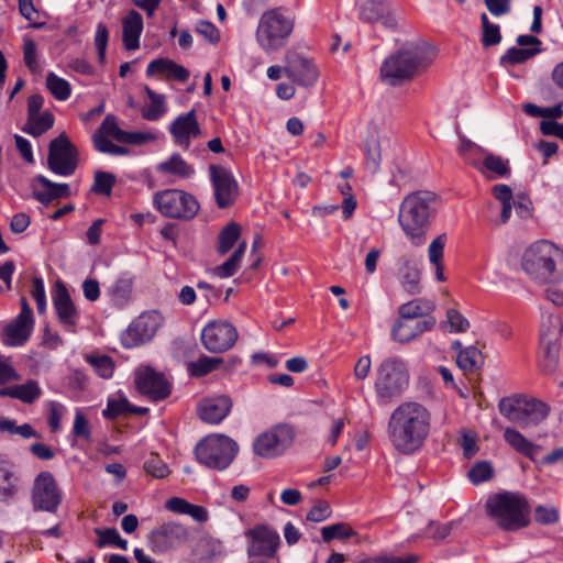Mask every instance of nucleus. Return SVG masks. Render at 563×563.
I'll list each match as a JSON object with an SVG mask.
<instances>
[{
    "instance_id": "obj_44",
    "label": "nucleus",
    "mask_w": 563,
    "mask_h": 563,
    "mask_svg": "<svg viewBox=\"0 0 563 563\" xmlns=\"http://www.w3.org/2000/svg\"><path fill=\"white\" fill-rule=\"evenodd\" d=\"M322 540L330 542L334 539L344 540L356 536V531L345 522H338L330 526H325L321 529Z\"/></svg>"
},
{
    "instance_id": "obj_19",
    "label": "nucleus",
    "mask_w": 563,
    "mask_h": 563,
    "mask_svg": "<svg viewBox=\"0 0 563 563\" xmlns=\"http://www.w3.org/2000/svg\"><path fill=\"white\" fill-rule=\"evenodd\" d=\"M137 390L153 400H163L170 395V384L164 375L150 366L140 367L135 372Z\"/></svg>"
},
{
    "instance_id": "obj_28",
    "label": "nucleus",
    "mask_w": 563,
    "mask_h": 563,
    "mask_svg": "<svg viewBox=\"0 0 563 563\" xmlns=\"http://www.w3.org/2000/svg\"><path fill=\"white\" fill-rule=\"evenodd\" d=\"M143 31V18L135 11L131 10L122 20L123 44L128 51H134L140 47V36Z\"/></svg>"
},
{
    "instance_id": "obj_55",
    "label": "nucleus",
    "mask_w": 563,
    "mask_h": 563,
    "mask_svg": "<svg viewBox=\"0 0 563 563\" xmlns=\"http://www.w3.org/2000/svg\"><path fill=\"white\" fill-rule=\"evenodd\" d=\"M73 434L78 439L86 440L87 442L91 441L90 424L85 415L79 410H77L75 415Z\"/></svg>"
},
{
    "instance_id": "obj_42",
    "label": "nucleus",
    "mask_w": 563,
    "mask_h": 563,
    "mask_svg": "<svg viewBox=\"0 0 563 563\" xmlns=\"http://www.w3.org/2000/svg\"><path fill=\"white\" fill-rule=\"evenodd\" d=\"M222 362V358L202 355L188 364V371L191 376L201 377L217 369Z\"/></svg>"
},
{
    "instance_id": "obj_5",
    "label": "nucleus",
    "mask_w": 563,
    "mask_h": 563,
    "mask_svg": "<svg viewBox=\"0 0 563 563\" xmlns=\"http://www.w3.org/2000/svg\"><path fill=\"white\" fill-rule=\"evenodd\" d=\"M485 508L489 519L504 530L515 531L529 523L528 501L518 493L493 494L487 498Z\"/></svg>"
},
{
    "instance_id": "obj_51",
    "label": "nucleus",
    "mask_w": 563,
    "mask_h": 563,
    "mask_svg": "<svg viewBox=\"0 0 563 563\" xmlns=\"http://www.w3.org/2000/svg\"><path fill=\"white\" fill-rule=\"evenodd\" d=\"M88 362L100 377L109 378L112 376L114 363L110 356H89Z\"/></svg>"
},
{
    "instance_id": "obj_18",
    "label": "nucleus",
    "mask_w": 563,
    "mask_h": 563,
    "mask_svg": "<svg viewBox=\"0 0 563 563\" xmlns=\"http://www.w3.org/2000/svg\"><path fill=\"white\" fill-rule=\"evenodd\" d=\"M62 497L54 476L49 472L37 475L33 488V506L35 509L55 512Z\"/></svg>"
},
{
    "instance_id": "obj_26",
    "label": "nucleus",
    "mask_w": 563,
    "mask_h": 563,
    "mask_svg": "<svg viewBox=\"0 0 563 563\" xmlns=\"http://www.w3.org/2000/svg\"><path fill=\"white\" fill-rule=\"evenodd\" d=\"M397 277L402 289L409 295L421 292V272L413 257L402 255L397 262Z\"/></svg>"
},
{
    "instance_id": "obj_2",
    "label": "nucleus",
    "mask_w": 563,
    "mask_h": 563,
    "mask_svg": "<svg viewBox=\"0 0 563 563\" xmlns=\"http://www.w3.org/2000/svg\"><path fill=\"white\" fill-rule=\"evenodd\" d=\"M440 203V197L430 190H417L402 199L398 223L415 246L426 242L427 230L435 218Z\"/></svg>"
},
{
    "instance_id": "obj_32",
    "label": "nucleus",
    "mask_w": 563,
    "mask_h": 563,
    "mask_svg": "<svg viewBox=\"0 0 563 563\" xmlns=\"http://www.w3.org/2000/svg\"><path fill=\"white\" fill-rule=\"evenodd\" d=\"M156 170L161 174L173 175L187 179L195 174V168L189 165L178 153H174L168 159L159 163Z\"/></svg>"
},
{
    "instance_id": "obj_17",
    "label": "nucleus",
    "mask_w": 563,
    "mask_h": 563,
    "mask_svg": "<svg viewBox=\"0 0 563 563\" xmlns=\"http://www.w3.org/2000/svg\"><path fill=\"white\" fill-rule=\"evenodd\" d=\"M209 175L217 206L221 209L231 206L239 191L238 183L232 173L223 166L210 165Z\"/></svg>"
},
{
    "instance_id": "obj_30",
    "label": "nucleus",
    "mask_w": 563,
    "mask_h": 563,
    "mask_svg": "<svg viewBox=\"0 0 563 563\" xmlns=\"http://www.w3.org/2000/svg\"><path fill=\"white\" fill-rule=\"evenodd\" d=\"M541 344L543 347V354L539 366L544 374H552L559 366L560 345L556 338L549 333H542Z\"/></svg>"
},
{
    "instance_id": "obj_53",
    "label": "nucleus",
    "mask_w": 563,
    "mask_h": 563,
    "mask_svg": "<svg viewBox=\"0 0 563 563\" xmlns=\"http://www.w3.org/2000/svg\"><path fill=\"white\" fill-rule=\"evenodd\" d=\"M115 177L111 173L107 172H97L95 174V184L92 186V190L99 195L109 196L111 194L112 187L114 186Z\"/></svg>"
},
{
    "instance_id": "obj_36",
    "label": "nucleus",
    "mask_w": 563,
    "mask_h": 563,
    "mask_svg": "<svg viewBox=\"0 0 563 563\" xmlns=\"http://www.w3.org/2000/svg\"><path fill=\"white\" fill-rule=\"evenodd\" d=\"M505 441L517 452L533 460L539 446L527 440L519 431L512 428H506L504 432Z\"/></svg>"
},
{
    "instance_id": "obj_25",
    "label": "nucleus",
    "mask_w": 563,
    "mask_h": 563,
    "mask_svg": "<svg viewBox=\"0 0 563 563\" xmlns=\"http://www.w3.org/2000/svg\"><path fill=\"white\" fill-rule=\"evenodd\" d=\"M231 408V398L225 395H220L201 400L198 406V416L207 423L217 424L230 413Z\"/></svg>"
},
{
    "instance_id": "obj_3",
    "label": "nucleus",
    "mask_w": 563,
    "mask_h": 563,
    "mask_svg": "<svg viewBox=\"0 0 563 563\" xmlns=\"http://www.w3.org/2000/svg\"><path fill=\"white\" fill-rule=\"evenodd\" d=\"M434 55V49L423 41L406 43L385 59L380 75L390 85H399L411 79L420 69L428 67Z\"/></svg>"
},
{
    "instance_id": "obj_38",
    "label": "nucleus",
    "mask_w": 563,
    "mask_h": 563,
    "mask_svg": "<svg viewBox=\"0 0 563 563\" xmlns=\"http://www.w3.org/2000/svg\"><path fill=\"white\" fill-rule=\"evenodd\" d=\"M245 251L246 242L243 241L239 244L234 253L223 264L212 269V273L220 278H228L233 276L240 267Z\"/></svg>"
},
{
    "instance_id": "obj_4",
    "label": "nucleus",
    "mask_w": 563,
    "mask_h": 563,
    "mask_svg": "<svg viewBox=\"0 0 563 563\" xmlns=\"http://www.w3.org/2000/svg\"><path fill=\"white\" fill-rule=\"evenodd\" d=\"M563 258V251L550 241L541 240L531 244L522 254L521 267L539 284H559L563 273L556 269V263Z\"/></svg>"
},
{
    "instance_id": "obj_50",
    "label": "nucleus",
    "mask_w": 563,
    "mask_h": 563,
    "mask_svg": "<svg viewBox=\"0 0 563 563\" xmlns=\"http://www.w3.org/2000/svg\"><path fill=\"white\" fill-rule=\"evenodd\" d=\"M483 167L489 172L495 173L498 176H501V177L507 176L510 173V168L508 166V161L504 159L500 156L494 155L492 153L485 152Z\"/></svg>"
},
{
    "instance_id": "obj_16",
    "label": "nucleus",
    "mask_w": 563,
    "mask_h": 563,
    "mask_svg": "<svg viewBox=\"0 0 563 563\" xmlns=\"http://www.w3.org/2000/svg\"><path fill=\"white\" fill-rule=\"evenodd\" d=\"M188 539V529L176 522L164 523L152 530L147 537L151 550L159 554L179 548L186 543Z\"/></svg>"
},
{
    "instance_id": "obj_29",
    "label": "nucleus",
    "mask_w": 563,
    "mask_h": 563,
    "mask_svg": "<svg viewBox=\"0 0 563 563\" xmlns=\"http://www.w3.org/2000/svg\"><path fill=\"white\" fill-rule=\"evenodd\" d=\"M35 181L42 186V189L34 188V197L41 203L47 206L56 199L70 196V188L67 184H56L46 177L38 175Z\"/></svg>"
},
{
    "instance_id": "obj_40",
    "label": "nucleus",
    "mask_w": 563,
    "mask_h": 563,
    "mask_svg": "<svg viewBox=\"0 0 563 563\" xmlns=\"http://www.w3.org/2000/svg\"><path fill=\"white\" fill-rule=\"evenodd\" d=\"M241 235V227L236 222L228 223L218 236V253L227 254L238 242Z\"/></svg>"
},
{
    "instance_id": "obj_8",
    "label": "nucleus",
    "mask_w": 563,
    "mask_h": 563,
    "mask_svg": "<svg viewBox=\"0 0 563 563\" xmlns=\"http://www.w3.org/2000/svg\"><path fill=\"white\" fill-rule=\"evenodd\" d=\"M498 409L506 419L521 428L539 424L548 417L550 411L545 402L523 395L501 398Z\"/></svg>"
},
{
    "instance_id": "obj_45",
    "label": "nucleus",
    "mask_w": 563,
    "mask_h": 563,
    "mask_svg": "<svg viewBox=\"0 0 563 563\" xmlns=\"http://www.w3.org/2000/svg\"><path fill=\"white\" fill-rule=\"evenodd\" d=\"M456 363L463 371L472 372L482 364V353L477 347L468 346L460 351Z\"/></svg>"
},
{
    "instance_id": "obj_41",
    "label": "nucleus",
    "mask_w": 563,
    "mask_h": 563,
    "mask_svg": "<svg viewBox=\"0 0 563 563\" xmlns=\"http://www.w3.org/2000/svg\"><path fill=\"white\" fill-rule=\"evenodd\" d=\"M493 196L501 202V214L500 220L503 223H506L510 216L512 210V190L508 185L505 184H498L495 185L492 189Z\"/></svg>"
},
{
    "instance_id": "obj_31",
    "label": "nucleus",
    "mask_w": 563,
    "mask_h": 563,
    "mask_svg": "<svg viewBox=\"0 0 563 563\" xmlns=\"http://www.w3.org/2000/svg\"><path fill=\"white\" fill-rule=\"evenodd\" d=\"M16 482L14 465L0 455V501H8L14 497Z\"/></svg>"
},
{
    "instance_id": "obj_61",
    "label": "nucleus",
    "mask_w": 563,
    "mask_h": 563,
    "mask_svg": "<svg viewBox=\"0 0 563 563\" xmlns=\"http://www.w3.org/2000/svg\"><path fill=\"white\" fill-rule=\"evenodd\" d=\"M331 515V508L327 501H318L306 516V519L311 522H322Z\"/></svg>"
},
{
    "instance_id": "obj_21",
    "label": "nucleus",
    "mask_w": 563,
    "mask_h": 563,
    "mask_svg": "<svg viewBox=\"0 0 563 563\" xmlns=\"http://www.w3.org/2000/svg\"><path fill=\"white\" fill-rule=\"evenodd\" d=\"M246 537L251 539L249 545L251 556L273 558L280 544L278 532L266 525H258L247 530Z\"/></svg>"
},
{
    "instance_id": "obj_37",
    "label": "nucleus",
    "mask_w": 563,
    "mask_h": 563,
    "mask_svg": "<svg viewBox=\"0 0 563 563\" xmlns=\"http://www.w3.org/2000/svg\"><path fill=\"white\" fill-rule=\"evenodd\" d=\"M446 243V235L440 234L429 245L428 257L430 263L435 267V277L439 282H444L445 276L443 274V254L444 246Z\"/></svg>"
},
{
    "instance_id": "obj_54",
    "label": "nucleus",
    "mask_w": 563,
    "mask_h": 563,
    "mask_svg": "<svg viewBox=\"0 0 563 563\" xmlns=\"http://www.w3.org/2000/svg\"><path fill=\"white\" fill-rule=\"evenodd\" d=\"M96 132L106 136H111L120 143L124 135V131L119 128L117 119L112 114H108L104 118L103 122Z\"/></svg>"
},
{
    "instance_id": "obj_11",
    "label": "nucleus",
    "mask_w": 563,
    "mask_h": 563,
    "mask_svg": "<svg viewBox=\"0 0 563 563\" xmlns=\"http://www.w3.org/2000/svg\"><path fill=\"white\" fill-rule=\"evenodd\" d=\"M47 164L53 173L60 176H70L75 173L78 164V150L66 134L63 133L51 141Z\"/></svg>"
},
{
    "instance_id": "obj_34",
    "label": "nucleus",
    "mask_w": 563,
    "mask_h": 563,
    "mask_svg": "<svg viewBox=\"0 0 563 563\" xmlns=\"http://www.w3.org/2000/svg\"><path fill=\"white\" fill-rule=\"evenodd\" d=\"M133 284L134 276L130 273H123L118 277L110 289L112 300L117 306L122 307L130 301L132 297Z\"/></svg>"
},
{
    "instance_id": "obj_57",
    "label": "nucleus",
    "mask_w": 563,
    "mask_h": 563,
    "mask_svg": "<svg viewBox=\"0 0 563 563\" xmlns=\"http://www.w3.org/2000/svg\"><path fill=\"white\" fill-rule=\"evenodd\" d=\"M166 112L165 97L162 96L151 101L142 110V117L148 121H157Z\"/></svg>"
},
{
    "instance_id": "obj_63",
    "label": "nucleus",
    "mask_w": 563,
    "mask_h": 563,
    "mask_svg": "<svg viewBox=\"0 0 563 563\" xmlns=\"http://www.w3.org/2000/svg\"><path fill=\"white\" fill-rule=\"evenodd\" d=\"M172 59L168 58H157L152 60L146 68V75L147 76H154V75H164L168 78L170 66H172Z\"/></svg>"
},
{
    "instance_id": "obj_52",
    "label": "nucleus",
    "mask_w": 563,
    "mask_h": 563,
    "mask_svg": "<svg viewBox=\"0 0 563 563\" xmlns=\"http://www.w3.org/2000/svg\"><path fill=\"white\" fill-rule=\"evenodd\" d=\"M144 470L155 478H164L169 474L167 464L154 453L144 462Z\"/></svg>"
},
{
    "instance_id": "obj_23",
    "label": "nucleus",
    "mask_w": 563,
    "mask_h": 563,
    "mask_svg": "<svg viewBox=\"0 0 563 563\" xmlns=\"http://www.w3.org/2000/svg\"><path fill=\"white\" fill-rule=\"evenodd\" d=\"M169 133L175 144L188 148L192 139L201 134L195 110L178 115L169 125Z\"/></svg>"
},
{
    "instance_id": "obj_35",
    "label": "nucleus",
    "mask_w": 563,
    "mask_h": 563,
    "mask_svg": "<svg viewBox=\"0 0 563 563\" xmlns=\"http://www.w3.org/2000/svg\"><path fill=\"white\" fill-rule=\"evenodd\" d=\"M365 156L367 169L371 170V173H376L379 169L382 161L380 140L376 126L369 131L365 140Z\"/></svg>"
},
{
    "instance_id": "obj_59",
    "label": "nucleus",
    "mask_w": 563,
    "mask_h": 563,
    "mask_svg": "<svg viewBox=\"0 0 563 563\" xmlns=\"http://www.w3.org/2000/svg\"><path fill=\"white\" fill-rule=\"evenodd\" d=\"M196 32L211 44H217L220 41L219 30L209 21H199L196 25Z\"/></svg>"
},
{
    "instance_id": "obj_60",
    "label": "nucleus",
    "mask_w": 563,
    "mask_h": 563,
    "mask_svg": "<svg viewBox=\"0 0 563 563\" xmlns=\"http://www.w3.org/2000/svg\"><path fill=\"white\" fill-rule=\"evenodd\" d=\"M49 412L47 422L53 432H56L60 429V421L65 412V407L56 401H49L48 404Z\"/></svg>"
},
{
    "instance_id": "obj_13",
    "label": "nucleus",
    "mask_w": 563,
    "mask_h": 563,
    "mask_svg": "<svg viewBox=\"0 0 563 563\" xmlns=\"http://www.w3.org/2000/svg\"><path fill=\"white\" fill-rule=\"evenodd\" d=\"M292 440L294 431L290 427L277 426L256 437L253 442V451L261 457L272 459L284 453Z\"/></svg>"
},
{
    "instance_id": "obj_49",
    "label": "nucleus",
    "mask_w": 563,
    "mask_h": 563,
    "mask_svg": "<svg viewBox=\"0 0 563 563\" xmlns=\"http://www.w3.org/2000/svg\"><path fill=\"white\" fill-rule=\"evenodd\" d=\"M16 399L25 404H33L41 397L42 389L36 380L30 379L25 384L16 385Z\"/></svg>"
},
{
    "instance_id": "obj_47",
    "label": "nucleus",
    "mask_w": 563,
    "mask_h": 563,
    "mask_svg": "<svg viewBox=\"0 0 563 563\" xmlns=\"http://www.w3.org/2000/svg\"><path fill=\"white\" fill-rule=\"evenodd\" d=\"M96 533L99 537L97 541V545L99 548L115 545L122 550L128 549V541L120 537V533L115 528L96 529Z\"/></svg>"
},
{
    "instance_id": "obj_1",
    "label": "nucleus",
    "mask_w": 563,
    "mask_h": 563,
    "mask_svg": "<svg viewBox=\"0 0 563 563\" xmlns=\"http://www.w3.org/2000/svg\"><path fill=\"white\" fill-rule=\"evenodd\" d=\"M432 416L421 402H400L389 415L387 437L391 446L400 454L419 452L431 434Z\"/></svg>"
},
{
    "instance_id": "obj_24",
    "label": "nucleus",
    "mask_w": 563,
    "mask_h": 563,
    "mask_svg": "<svg viewBox=\"0 0 563 563\" xmlns=\"http://www.w3.org/2000/svg\"><path fill=\"white\" fill-rule=\"evenodd\" d=\"M435 318L428 316L422 320L399 318L393 325L391 336L399 343H408L435 325Z\"/></svg>"
},
{
    "instance_id": "obj_43",
    "label": "nucleus",
    "mask_w": 563,
    "mask_h": 563,
    "mask_svg": "<svg viewBox=\"0 0 563 563\" xmlns=\"http://www.w3.org/2000/svg\"><path fill=\"white\" fill-rule=\"evenodd\" d=\"M46 87L57 100L64 101L70 97L71 88L69 82L54 73L47 74Z\"/></svg>"
},
{
    "instance_id": "obj_12",
    "label": "nucleus",
    "mask_w": 563,
    "mask_h": 563,
    "mask_svg": "<svg viewBox=\"0 0 563 563\" xmlns=\"http://www.w3.org/2000/svg\"><path fill=\"white\" fill-rule=\"evenodd\" d=\"M163 320L162 314L157 311L141 313L121 334L122 344L132 349L150 342L163 324Z\"/></svg>"
},
{
    "instance_id": "obj_64",
    "label": "nucleus",
    "mask_w": 563,
    "mask_h": 563,
    "mask_svg": "<svg viewBox=\"0 0 563 563\" xmlns=\"http://www.w3.org/2000/svg\"><path fill=\"white\" fill-rule=\"evenodd\" d=\"M23 59L25 66L31 70L35 71L38 68L36 58V44L32 40H26L23 46Z\"/></svg>"
},
{
    "instance_id": "obj_39",
    "label": "nucleus",
    "mask_w": 563,
    "mask_h": 563,
    "mask_svg": "<svg viewBox=\"0 0 563 563\" xmlns=\"http://www.w3.org/2000/svg\"><path fill=\"white\" fill-rule=\"evenodd\" d=\"M54 125V115L49 111L38 113L27 118L23 131L34 137L45 133Z\"/></svg>"
},
{
    "instance_id": "obj_9",
    "label": "nucleus",
    "mask_w": 563,
    "mask_h": 563,
    "mask_svg": "<svg viewBox=\"0 0 563 563\" xmlns=\"http://www.w3.org/2000/svg\"><path fill=\"white\" fill-rule=\"evenodd\" d=\"M239 452L238 443L224 434H211L200 440L195 448L197 461L210 470L228 468Z\"/></svg>"
},
{
    "instance_id": "obj_10",
    "label": "nucleus",
    "mask_w": 563,
    "mask_h": 563,
    "mask_svg": "<svg viewBox=\"0 0 563 563\" xmlns=\"http://www.w3.org/2000/svg\"><path fill=\"white\" fill-rule=\"evenodd\" d=\"M154 205L163 216L185 220L195 218L200 208L192 195L178 189H166L156 192Z\"/></svg>"
},
{
    "instance_id": "obj_20",
    "label": "nucleus",
    "mask_w": 563,
    "mask_h": 563,
    "mask_svg": "<svg viewBox=\"0 0 563 563\" xmlns=\"http://www.w3.org/2000/svg\"><path fill=\"white\" fill-rule=\"evenodd\" d=\"M53 306L59 323L68 331L75 332L80 314L63 282L57 280L53 289Z\"/></svg>"
},
{
    "instance_id": "obj_7",
    "label": "nucleus",
    "mask_w": 563,
    "mask_h": 563,
    "mask_svg": "<svg viewBox=\"0 0 563 563\" xmlns=\"http://www.w3.org/2000/svg\"><path fill=\"white\" fill-rule=\"evenodd\" d=\"M408 385L409 372L402 358L387 357L377 366L374 388L380 402L389 404L399 398Z\"/></svg>"
},
{
    "instance_id": "obj_27",
    "label": "nucleus",
    "mask_w": 563,
    "mask_h": 563,
    "mask_svg": "<svg viewBox=\"0 0 563 563\" xmlns=\"http://www.w3.org/2000/svg\"><path fill=\"white\" fill-rule=\"evenodd\" d=\"M34 321L15 317L3 330V342L11 346L23 345L33 331Z\"/></svg>"
},
{
    "instance_id": "obj_58",
    "label": "nucleus",
    "mask_w": 563,
    "mask_h": 563,
    "mask_svg": "<svg viewBox=\"0 0 563 563\" xmlns=\"http://www.w3.org/2000/svg\"><path fill=\"white\" fill-rule=\"evenodd\" d=\"M31 296L36 302V308L40 314L46 311V295L44 288V282L41 277H34L32 279Z\"/></svg>"
},
{
    "instance_id": "obj_62",
    "label": "nucleus",
    "mask_w": 563,
    "mask_h": 563,
    "mask_svg": "<svg viewBox=\"0 0 563 563\" xmlns=\"http://www.w3.org/2000/svg\"><path fill=\"white\" fill-rule=\"evenodd\" d=\"M446 320L451 327V331L465 332L470 328V322L457 310L448 309Z\"/></svg>"
},
{
    "instance_id": "obj_6",
    "label": "nucleus",
    "mask_w": 563,
    "mask_h": 563,
    "mask_svg": "<svg viewBox=\"0 0 563 563\" xmlns=\"http://www.w3.org/2000/svg\"><path fill=\"white\" fill-rule=\"evenodd\" d=\"M294 25V19L283 8L267 10L260 19L256 41L266 53L276 52L287 44Z\"/></svg>"
},
{
    "instance_id": "obj_14",
    "label": "nucleus",
    "mask_w": 563,
    "mask_h": 563,
    "mask_svg": "<svg viewBox=\"0 0 563 563\" xmlns=\"http://www.w3.org/2000/svg\"><path fill=\"white\" fill-rule=\"evenodd\" d=\"M284 75L298 86L311 88L319 78V69L314 62L296 51H288L284 57Z\"/></svg>"
},
{
    "instance_id": "obj_33",
    "label": "nucleus",
    "mask_w": 563,
    "mask_h": 563,
    "mask_svg": "<svg viewBox=\"0 0 563 563\" xmlns=\"http://www.w3.org/2000/svg\"><path fill=\"white\" fill-rule=\"evenodd\" d=\"M435 306L432 301L417 298L402 303L398 308L399 318L418 320L421 317L427 318L434 310Z\"/></svg>"
},
{
    "instance_id": "obj_48",
    "label": "nucleus",
    "mask_w": 563,
    "mask_h": 563,
    "mask_svg": "<svg viewBox=\"0 0 563 563\" xmlns=\"http://www.w3.org/2000/svg\"><path fill=\"white\" fill-rule=\"evenodd\" d=\"M467 476L473 484H481L493 478L494 467L487 461H479L468 470Z\"/></svg>"
},
{
    "instance_id": "obj_56",
    "label": "nucleus",
    "mask_w": 563,
    "mask_h": 563,
    "mask_svg": "<svg viewBox=\"0 0 563 563\" xmlns=\"http://www.w3.org/2000/svg\"><path fill=\"white\" fill-rule=\"evenodd\" d=\"M109 41V31L103 23H99L95 34V45L98 51V58L101 64L106 60V51Z\"/></svg>"
},
{
    "instance_id": "obj_46",
    "label": "nucleus",
    "mask_w": 563,
    "mask_h": 563,
    "mask_svg": "<svg viewBox=\"0 0 563 563\" xmlns=\"http://www.w3.org/2000/svg\"><path fill=\"white\" fill-rule=\"evenodd\" d=\"M540 51L541 49L538 47H510L506 54L501 56L500 63L510 65L521 64L536 56Z\"/></svg>"
},
{
    "instance_id": "obj_22",
    "label": "nucleus",
    "mask_w": 563,
    "mask_h": 563,
    "mask_svg": "<svg viewBox=\"0 0 563 563\" xmlns=\"http://www.w3.org/2000/svg\"><path fill=\"white\" fill-rule=\"evenodd\" d=\"M360 19L367 23L380 22L387 29L397 27V16L388 0H365L360 5Z\"/></svg>"
},
{
    "instance_id": "obj_15",
    "label": "nucleus",
    "mask_w": 563,
    "mask_h": 563,
    "mask_svg": "<svg viewBox=\"0 0 563 563\" xmlns=\"http://www.w3.org/2000/svg\"><path fill=\"white\" fill-rule=\"evenodd\" d=\"M235 327L224 320L210 321L201 332V342L211 353H223L230 350L238 340Z\"/></svg>"
}]
</instances>
